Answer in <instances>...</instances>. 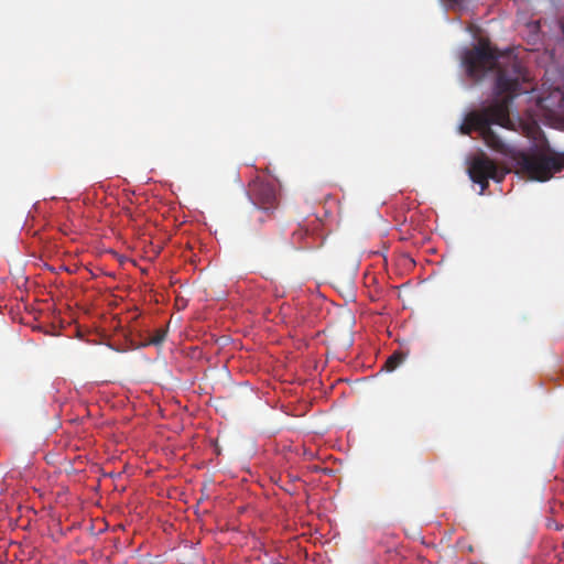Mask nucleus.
<instances>
[{
	"instance_id": "obj_6",
	"label": "nucleus",
	"mask_w": 564,
	"mask_h": 564,
	"mask_svg": "<svg viewBox=\"0 0 564 564\" xmlns=\"http://www.w3.org/2000/svg\"><path fill=\"white\" fill-rule=\"evenodd\" d=\"M166 329L164 328H158L154 330V334L150 337L149 344L150 345H160L165 340L166 337Z\"/></svg>"
},
{
	"instance_id": "obj_4",
	"label": "nucleus",
	"mask_w": 564,
	"mask_h": 564,
	"mask_svg": "<svg viewBox=\"0 0 564 564\" xmlns=\"http://www.w3.org/2000/svg\"><path fill=\"white\" fill-rule=\"evenodd\" d=\"M405 360V354L402 351H394L386 361L383 368L387 371H393Z\"/></svg>"
},
{
	"instance_id": "obj_1",
	"label": "nucleus",
	"mask_w": 564,
	"mask_h": 564,
	"mask_svg": "<svg viewBox=\"0 0 564 564\" xmlns=\"http://www.w3.org/2000/svg\"><path fill=\"white\" fill-rule=\"evenodd\" d=\"M462 62L467 75L475 80H480L488 72H495L496 95L503 97L479 111L467 113L459 128L460 133L469 135L473 131L479 132L488 148L509 156L518 172L530 180L545 182L560 172L564 167V154L517 150L491 128L492 124H498L514 130L509 107L521 91V82L528 80L520 59L511 53L499 52L488 40L480 39L473 48L465 50Z\"/></svg>"
},
{
	"instance_id": "obj_3",
	"label": "nucleus",
	"mask_w": 564,
	"mask_h": 564,
	"mask_svg": "<svg viewBox=\"0 0 564 564\" xmlns=\"http://www.w3.org/2000/svg\"><path fill=\"white\" fill-rule=\"evenodd\" d=\"M469 176L481 186V192L488 187L489 178L499 181L497 174L498 169L496 163L486 155L475 158L469 166Z\"/></svg>"
},
{
	"instance_id": "obj_5",
	"label": "nucleus",
	"mask_w": 564,
	"mask_h": 564,
	"mask_svg": "<svg viewBox=\"0 0 564 564\" xmlns=\"http://www.w3.org/2000/svg\"><path fill=\"white\" fill-rule=\"evenodd\" d=\"M523 131L525 135L534 141H538L540 139V135L542 133L541 128L536 122L527 123L523 126Z\"/></svg>"
},
{
	"instance_id": "obj_7",
	"label": "nucleus",
	"mask_w": 564,
	"mask_h": 564,
	"mask_svg": "<svg viewBox=\"0 0 564 564\" xmlns=\"http://www.w3.org/2000/svg\"><path fill=\"white\" fill-rule=\"evenodd\" d=\"M446 7L453 8L460 4L464 0H441Z\"/></svg>"
},
{
	"instance_id": "obj_2",
	"label": "nucleus",
	"mask_w": 564,
	"mask_h": 564,
	"mask_svg": "<svg viewBox=\"0 0 564 564\" xmlns=\"http://www.w3.org/2000/svg\"><path fill=\"white\" fill-rule=\"evenodd\" d=\"M248 195L252 204L264 212L275 209L278 206V193L272 183L260 178L253 180L248 186Z\"/></svg>"
}]
</instances>
